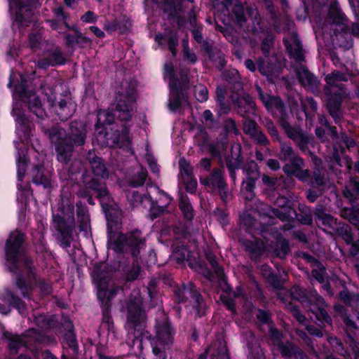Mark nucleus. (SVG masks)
Segmentation results:
<instances>
[{"label":"nucleus","mask_w":359,"mask_h":359,"mask_svg":"<svg viewBox=\"0 0 359 359\" xmlns=\"http://www.w3.org/2000/svg\"><path fill=\"white\" fill-rule=\"evenodd\" d=\"M290 295L292 299H296L302 304H308L310 305V303H311L305 291L297 285L293 286L291 288Z\"/></svg>","instance_id":"obj_58"},{"label":"nucleus","mask_w":359,"mask_h":359,"mask_svg":"<svg viewBox=\"0 0 359 359\" xmlns=\"http://www.w3.org/2000/svg\"><path fill=\"white\" fill-rule=\"evenodd\" d=\"M160 192L165 197L166 202L165 204L160 205L158 201L153 200L151 197V201L147 203V205H149V217L151 220H154L168 212V206L170 203L171 198L163 191H161Z\"/></svg>","instance_id":"obj_33"},{"label":"nucleus","mask_w":359,"mask_h":359,"mask_svg":"<svg viewBox=\"0 0 359 359\" xmlns=\"http://www.w3.org/2000/svg\"><path fill=\"white\" fill-rule=\"evenodd\" d=\"M76 226H77L80 232H84L85 233H87L91 229L88 208L81 201L76 202Z\"/></svg>","instance_id":"obj_27"},{"label":"nucleus","mask_w":359,"mask_h":359,"mask_svg":"<svg viewBox=\"0 0 359 359\" xmlns=\"http://www.w3.org/2000/svg\"><path fill=\"white\" fill-rule=\"evenodd\" d=\"M350 78L349 74L338 70H334L325 77L327 86L323 89L327 96L325 107L336 124L344 119L343 102L350 99V93L341 82L348 81Z\"/></svg>","instance_id":"obj_6"},{"label":"nucleus","mask_w":359,"mask_h":359,"mask_svg":"<svg viewBox=\"0 0 359 359\" xmlns=\"http://www.w3.org/2000/svg\"><path fill=\"white\" fill-rule=\"evenodd\" d=\"M189 250L184 244H177L173 246V255L177 262H182L184 260L189 261Z\"/></svg>","instance_id":"obj_57"},{"label":"nucleus","mask_w":359,"mask_h":359,"mask_svg":"<svg viewBox=\"0 0 359 359\" xmlns=\"http://www.w3.org/2000/svg\"><path fill=\"white\" fill-rule=\"evenodd\" d=\"M34 322L42 329L53 328L56 326L57 320L54 316L48 318L46 316L41 314L34 317Z\"/></svg>","instance_id":"obj_56"},{"label":"nucleus","mask_w":359,"mask_h":359,"mask_svg":"<svg viewBox=\"0 0 359 359\" xmlns=\"http://www.w3.org/2000/svg\"><path fill=\"white\" fill-rule=\"evenodd\" d=\"M290 116L283 118L279 125L283 128L287 136L293 140L300 151L305 152L308 150V146L313 144L314 138L307 133L303 131L299 127H292L290 123Z\"/></svg>","instance_id":"obj_15"},{"label":"nucleus","mask_w":359,"mask_h":359,"mask_svg":"<svg viewBox=\"0 0 359 359\" xmlns=\"http://www.w3.org/2000/svg\"><path fill=\"white\" fill-rule=\"evenodd\" d=\"M246 180L257 181L260 177L259 166L255 161H248L242 168Z\"/></svg>","instance_id":"obj_49"},{"label":"nucleus","mask_w":359,"mask_h":359,"mask_svg":"<svg viewBox=\"0 0 359 359\" xmlns=\"http://www.w3.org/2000/svg\"><path fill=\"white\" fill-rule=\"evenodd\" d=\"M142 191V192H140L135 189L126 190L127 200L133 208L137 207L146 208L147 203L151 201V196L148 191L147 189Z\"/></svg>","instance_id":"obj_29"},{"label":"nucleus","mask_w":359,"mask_h":359,"mask_svg":"<svg viewBox=\"0 0 359 359\" xmlns=\"http://www.w3.org/2000/svg\"><path fill=\"white\" fill-rule=\"evenodd\" d=\"M72 103L68 95L65 94L63 97L60 98L58 101L51 105L50 107L58 116L61 121H66L74 114V110L71 109Z\"/></svg>","instance_id":"obj_28"},{"label":"nucleus","mask_w":359,"mask_h":359,"mask_svg":"<svg viewBox=\"0 0 359 359\" xmlns=\"http://www.w3.org/2000/svg\"><path fill=\"white\" fill-rule=\"evenodd\" d=\"M205 257H206L207 260L209 262L210 264L211 265L212 269L214 271V273L217 276V278L219 280V284L221 285L222 283H224L226 287H224L223 290L225 292H228L229 290H231V288L226 283V280L224 276L223 269L218 264V262L217 261V258H216L215 255L213 253L209 252L208 253H205Z\"/></svg>","instance_id":"obj_40"},{"label":"nucleus","mask_w":359,"mask_h":359,"mask_svg":"<svg viewBox=\"0 0 359 359\" xmlns=\"http://www.w3.org/2000/svg\"><path fill=\"white\" fill-rule=\"evenodd\" d=\"M173 300L177 305L174 309L179 313L181 311L180 304L189 302L195 310L196 316L202 317L206 313V304L200 290L191 281L176 284L172 287Z\"/></svg>","instance_id":"obj_10"},{"label":"nucleus","mask_w":359,"mask_h":359,"mask_svg":"<svg viewBox=\"0 0 359 359\" xmlns=\"http://www.w3.org/2000/svg\"><path fill=\"white\" fill-rule=\"evenodd\" d=\"M1 300L4 304H0L1 314L8 315L11 313L12 309H15L22 316H26L27 313V304L13 289L10 287L5 288L1 295Z\"/></svg>","instance_id":"obj_18"},{"label":"nucleus","mask_w":359,"mask_h":359,"mask_svg":"<svg viewBox=\"0 0 359 359\" xmlns=\"http://www.w3.org/2000/svg\"><path fill=\"white\" fill-rule=\"evenodd\" d=\"M27 81L22 79L21 83L15 87V91L19 93L21 100L27 102L29 110L39 118H43L46 114L40 99L35 95L34 91L29 89Z\"/></svg>","instance_id":"obj_17"},{"label":"nucleus","mask_w":359,"mask_h":359,"mask_svg":"<svg viewBox=\"0 0 359 359\" xmlns=\"http://www.w3.org/2000/svg\"><path fill=\"white\" fill-rule=\"evenodd\" d=\"M9 11L13 20V25L25 29L34 21L33 9L39 6L38 0H8Z\"/></svg>","instance_id":"obj_11"},{"label":"nucleus","mask_w":359,"mask_h":359,"mask_svg":"<svg viewBox=\"0 0 359 359\" xmlns=\"http://www.w3.org/2000/svg\"><path fill=\"white\" fill-rule=\"evenodd\" d=\"M259 99L268 110H271L275 108L278 111V123L283 121V118H286L289 115L287 113L283 101L279 97L271 96L268 93H264L259 97Z\"/></svg>","instance_id":"obj_24"},{"label":"nucleus","mask_w":359,"mask_h":359,"mask_svg":"<svg viewBox=\"0 0 359 359\" xmlns=\"http://www.w3.org/2000/svg\"><path fill=\"white\" fill-rule=\"evenodd\" d=\"M179 208L181 210L184 217L187 220H191L194 217V210L191 205L189 198L181 194Z\"/></svg>","instance_id":"obj_53"},{"label":"nucleus","mask_w":359,"mask_h":359,"mask_svg":"<svg viewBox=\"0 0 359 359\" xmlns=\"http://www.w3.org/2000/svg\"><path fill=\"white\" fill-rule=\"evenodd\" d=\"M274 34L271 32H267L261 42L260 48L263 55L262 57L271 56V50L274 46Z\"/></svg>","instance_id":"obj_48"},{"label":"nucleus","mask_w":359,"mask_h":359,"mask_svg":"<svg viewBox=\"0 0 359 359\" xmlns=\"http://www.w3.org/2000/svg\"><path fill=\"white\" fill-rule=\"evenodd\" d=\"M112 271L109 266L104 263L97 264L94 266L91 276L93 283L96 285L97 295L100 291L111 292L116 290V295L120 290L123 289L120 286H112L108 288L109 281L112 278Z\"/></svg>","instance_id":"obj_16"},{"label":"nucleus","mask_w":359,"mask_h":359,"mask_svg":"<svg viewBox=\"0 0 359 359\" xmlns=\"http://www.w3.org/2000/svg\"><path fill=\"white\" fill-rule=\"evenodd\" d=\"M12 114L16 116L15 121L18 124L24 128V131L27 132L29 128V121L24 115L22 110V104L20 102H15L13 104Z\"/></svg>","instance_id":"obj_50"},{"label":"nucleus","mask_w":359,"mask_h":359,"mask_svg":"<svg viewBox=\"0 0 359 359\" xmlns=\"http://www.w3.org/2000/svg\"><path fill=\"white\" fill-rule=\"evenodd\" d=\"M295 346L296 345L291 342H287V344L280 342L277 344L278 351L285 359H290L292 358Z\"/></svg>","instance_id":"obj_64"},{"label":"nucleus","mask_w":359,"mask_h":359,"mask_svg":"<svg viewBox=\"0 0 359 359\" xmlns=\"http://www.w3.org/2000/svg\"><path fill=\"white\" fill-rule=\"evenodd\" d=\"M312 6L317 13L321 14L324 8H328V14L325 20V24L330 25L333 30L331 34V42L334 49L339 48L342 51L349 50L353 47L352 36L347 25L348 19L339 9L334 0H311Z\"/></svg>","instance_id":"obj_4"},{"label":"nucleus","mask_w":359,"mask_h":359,"mask_svg":"<svg viewBox=\"0 0 359 359\" xmlns=\"http://www.w3.org/2000/svg\"><path fill=\"white\" fill-rule=\"evenodd\" d=\"M41 130L49 141L54 150L59 151L62 155L58 156L60 160L69 159L75 149L83 147L88 137L86 123L81 120H73L68 123L67 130L60 123L43 124Z\"/></svg>","instance_id":"obj_3"},{"label":"nucleus","mask_w":359,"mask_h":359,"mask_svg":"<svg viewBox=\"0 0 359 359\" xmlns=\"http://www.w3.org/2000/svg\"><path fill=\"white\" fill-rule=\"evenodd\" d=\"M280 149L279 158L283 161H287L292 159L294 157L299 156L295 154L293 148L285 143H281Z\"/></svg>","instance_id":"obj_62"},{"label":"nucleus","mask_w":359,"mask_h":359,"mask_svg":"<svg viewBox=\"0 0 359 359\" xmlns=\"http://www.w3.org/2000/svg\"><path fill=\"white\" fill-rule=\"evenodd\" d=\"M244 246L250 259L254 261L259 259L265 250L264 243L260 239H255L254 241L246 240L244 242Z\"/></svg>","instance_id":"obj_35"},{"label":"nucleus","mask_w":359,"mask_h":359,"mask_svg":"<svg viewBox=\"0 0 359 359\" xmlns=\"http://www.w3.org/2000/svg\"><path fill=\"white\" fill-rule=\"evenodd\" d=\"M290 252L288 241L285 238H280L273 248V255L280 259H284Z\"/></svg>","instance_id":"obj_52"},{"label":"nucleus","mask_w":359,"mask_h":359,"mask_svg":"<svg viewBox=\"0 0 359 359\" xmlns=\"http://www.w3.org/2000/svg\"><path fill=\"white\" fill-rule=\"evenodd\" d=\"M334 352L345 359H351V352L344 347L341 340L337 337H330L327 339Z\"/></svg>","instance_id":"obj_43"},{"label":"nucleus","mask_w":359,"mask_h":359,"mask_svg":"<svg viewBox=\"0 0 359 359\" xmlns=\"http://www.w3.org/2000/svg\"><path fill=\"white\" fill-rule=\"evenodd\" d=\"M26 341H25L22 335H15L12 337L8 341V347L11 354L18 353L21 347L25 346Z\"/></svg>","instance_id":"obj_59"},{"label":"nucleus","mask_w":359,"mask_h":359,"mask_svg":"<svg viewBox=\"0 0 359 359\" xmlns=\"http://www.w3.org/2000/svg\"><path fill=\"white\" fill-rule=\"evenodd\" d=\"M53 222L57 242L63 248L70 247L76 229L74 201L68 197H62L57 212L53 214Z\"/></svg>","instance_id":"obj_8"},{"label":"nucleus","mask_w":359,"mask_h":359,"mask_svg":"<svg viewBox=\"0 0 359 359\" xmlns=\"http://www.w3.org/2000/svg\"><path fill=\"white\" fill-rule=\"evenodd\" d=\"M148 172L146 169L140 168L137 172L126 178L129 189L142 187L146 182Z\"/></svg>","instance_id":"obj_39"},{"label":"nucleus","mask_w":359,"mask_h":359,"mask_svg":"<svg viewBox=\"0 0 359 359\" xmlns=\"http://www.w3.org/2000/svg\"><path fill=\"white\" fill-rule=\"evenodd\" d=\"M208 55L210 60L215 64V67L219 70L221 71L225 67L226 62L224 59V55L217 47L210 51Z\"/></svg>","instance_id":"obj_55"},{"label":"nucleus","mask_w":359,"mask_h":359,"mask_svg":"<svg viewBox=\"0 0 359 359\" xmlns=\"http://www.w3.org/2000/svg\"><path fill=\"white\" fill-rule=\"evenodd\" d=\"M256 63L259 72L272 84L279 78L284 67L281 57L274 52L269 57H259Z\"/></svg>","instance_id":"obj_12"},{"label":"nucleus","mask_w":359,"mask_h":359,"mask_svg":"<svg viewBox=\"0 0 359 359\" xmlns=\"http://www.w3.org/2000/svg\"><path fill=\"white\" fill-rule=\"evenodd\" d=\"M340 215L352 225L359 226V204L353 205V207L342 208Z\"/></svg>","instance_id":"obj_41"},{"label":"nucleus","mask_w":359,"mask_h":359,"mask_svg":"<svg viewBox=\"0 0 359 359\" xmlns=\"http://www.w3.org/2000/svg\"><path fill=\"white\" fill-rule=\"evenodd\" d=\"M238 151L233 155V149H231V154L225 156V163L228 169L229 176L233 182L236 180V170L243 168V156L241 154V147H238Z\"/></svg>","instance_id":"obj_30"},{"label":"nucleus","mask_w":359,"mask_h":359,"mask_svg":"<svg viewBox=\"0 0 359 359\" xmlns=\"http://www.w3.org/2000/svg\"><path fill=\"white\" fill-rule=\"evenodd\" d=\"M343 195L353 205H355L359 201V177H351L346 186L342 191Z\"/></svg>","instance_id":"obj_34"},{"label":"nucleus","mask_w":359,"mask_h":359,"mask_svg":"<svg viewBox=\"0 0 359 359\" xmlns=\"http://www.w3.org/2000/svg\"><path fill=\"white\" fill-rule=\"evenodd\" d=\"M299 82L313 95H318L320 92V81L306 66L301 65L296 71Z\"/></svg>","instance_id":"obj_21"},{"label":"nucleus","mask_w":359,"mask_h":359,"mask_svg":"<svg viewBox=\"0 0 359 359\" xmlns=\"http://www.w3.org/2000/svg\"><path fill=\"white\" fill-rule=\"evenodd\" d=\"M237 114L243 118L250 117L255 114L256 104L249 93L243 94V98L234 107Z\"/></svg>","instance_id":"obj_32"},{"label":"nucleus","mask_w":359,"mask_h":359,"mask_svg":"<svg viewBox=\"0 0 359 359\" xmlns=\"http://www.w3.org/2000/svg\"><path fill=\"white\" fill-rule=\"evenodd\" d=\"M83 157L89 168H86L82 172L81 182L84 187L94 190L97 198H104L108 194L109 189L104 181L110 177V165L94 149L86 151Z\"/></svg>","instance_id":"obj_5"},{"label":"nucleus","mask_w":359,"mask_h":359,"mask_svg":"<svg viewBox=\"0 0 359 359\" xmlns=\"http://www.w3.org/2000/svg\"><path fill=\"white\" fill-rule=\"evenodd\" d=\"M291 42L287 39H283L284 44L290 56L297 62H303L305 60L304 51L302 43L297 33L292 32L290 38Z\"/></svg>","instance_id":"obj_26"},{"label":"nucleus","mask_w":359,"mask_h":359,"mask_svg":"<svg viewBox=\"0 0 359 359\" xmlns=\"http://www.w3.org/2000/svg\"><path fill=\"white\" fill-rule=\"evenodd\" d=\"M116 290L111 292L100 291L97 294V299L100 302L102 318V323L107 326L109 332H114V323L111 315L112 306L111 301L116 297Z\"/></svg>","instance_id":"obj_19"},{"label":"nucleus","mask_w":359,"mask_h":359,"mask_svg":"<svg viewBox=\"0 0 359 359\" xmlns=\"http://www.w3.org/2000/svg\"><path fill=\"white\" fill-rule=\"evenodd\" d=\"M66 59L62 50L59 46H52L45 53L43 58L38 61V67L47 69L49 66L55 67L65 64Z\"/></svg>","instance_id":"obj_23"},{"label":"nucleus","mask_w":359,"mask_h":359,"mask_svg":"<svg viewBox=\"0 0 359 359\" xmlns=\"http://www.w3.org/2000/svg\"><path fill=\"white\" fill-rule=\"evenodd\" d=\"M145 238L139 230L122 233L121 231L107 236V248L118 255L137 258L145 247Z\"/></svg>","instance_id":"obj_9"},{"label":"nucleus","mask_w":359,"mask_h":359,"mask_svg":"<svg viewBox=\"0 0 359 359\" xmlns=\"http://www.w3.org/2000/svg\"><path fill=\"white\" fill-rule=\"evenodd\" d=\"M298 210L299 212H297L296 210L293 209L297 219L302 224L312 225L313 217L311 208L306 205L300 204Z\"/></svg>","instance_id":"obj_42"},{"label":"nucleus","mask_w":359,"mask_h":359,"mask_svg":"<svg viewBox=\"0 0 359 359\" xmlns=\"http://www.w3.org/2000/svg\"><path fill=\"white\" fill-rule=\"evenodd\" d=\"M156 337L160 344L168 345L172 343V336L170 326L166 318L157 320L156 324Z\"/></svg>","instance_id":"obj_31"},{"label":"nucleus","mask_w":359,"mask_h":359,"mask_svg":"<svg viewBox=\"0 0 359 359\" xmlns=\"http://www.w3.org/2000/svg\"><path fill=\"white\" fill-rule=\"evenodd\" d=\"M308 183L311 188L320 189L323 191H327L330 188L328 181L318 168H316L312 174L310 173Z\"/></svg>","instance_id":"obj_37"},{"label":"nucleus","mask_w":359,"mask_h":359,"mask_svg":"<svg viewBox=\"0 0 359 359\" xmlns=\"http://www.w3.org/2000/svg\"><path fill=\"white\" fill-rule=\"evenodd\" d=\"M121 311L126 312V324L133 330L134 337L136 339L142 342L144 339H151V334L145 330L147 316L139 289L132 290L128 297L124 299Z\"/></svg>","instance_id":"obj_7"},{"label":"nucleus","mask_w":359,"mask_h":359,"mask_svg":"<svg viewBox=\"0 0 359 359\" xmlns=\"http://www.w3.org/2000/svg\"><path fill=\"white\" fill-rule=\"evenodd\" d=\"M339 297L346 306L352 307L359 306V294L351 292L346 287L339 293Z\"/></svg>","instance_id":"obj_51"},{"label":"nucleus","mask_w":359,"mask_h":359,"mask_svg":"<svg viewBox=\"0 0 359 359\" xmlns=\"http://www.w3.org/2000/svg\"><path fill=\"white\" fill-rule=\"evenodd\" d=\"M137 97L136 81L126 80L122 82L121 90L116 93L111 108L98 112L95 128L96 138L101 147H121L130 143V126L126 123L119 126L115 118L126 123L131 121Z\"/></svg>","instance_id":"obj_1"},{"label":"nucleus","mask_w":359,"mask_h":359,"mask_svg":"<svg viewBox=\"0 0 359 359\" xmlns=\"http://www.w3.org/2000/svg\"><path fill=\"white\" fill-rule=\"evenodd\" d=\"M321 323H326L329 325L332 324V318L327 312L323 309L318 306L316 304L310 303L309 310Z\"/></svg>","instance_id":"obj_46"},{"label":"nucleus","mask_w":359,"mask_h":359,"mask_svg":"<svg viewBox=\"0 0 359 359\" xmlns=\"http://www.w3.org/2000/svg\"><path fill=\"white\" fill-rule=\"evenodd\" d=\"M255 182L256 181L245 179L242 182L241 192L247 201H252L255 196Z\"/></svg>","instance_id":"obj_54"},{"label":"nucleus","mask_w":359,"mask_h":359,"mask_svg":"<svg viewBox=\"0 0 359 359\" xmlns=\"http://www.w3.org/2000/svg\"><path fill=\"white\" fill-rule=\"evenodd\" d=\"M45 95L50 107L54 105L57 101L67 94L66 90H63V85L61 83L55 82L52 86H48L44 88Z\"/></svg>","instance_id":"obj_36"},{"label":"nucleus","mask_w":359,"mask_h":359,"mask_svg":"<svg viewBox=\"0 0 359 359\" xmlns=\"http://www.w3.org/2000/svg\"><path fill=\"white\" fill-rule=\"evenodd\" d=\"M334 231L340 236L346 244L352 243L353 235L352 233V229L348 224L342 222H339V224L334 229Z\"/></svg>","instance_id":"obj_45"},{"label":"nucleus","mask_w":359,"mask_h":359,"mask_svg":"<svg viewBox=\"0 0 359 359\" xmlns=\"http://www.w3.org/2000/svg\"><path fill=\"white\" fill-rule=\"evenodd\" d=\"M25 235L11 232L5 244V265L14 276L13 285L24 298H30L34 283L43 294H49L52 287L43 279H36V269L33 258L22 250Z\"/></svg>","instance_id":"obj_2"},{"label":"nucleus","mask_w":359,"mask_h":359,"mask_svg":"<svg viewBox=\"0 0 359 359\" xmlns=\"http://www.w3.org/2000/svg\"><path fill=\"white\" fill-rule=\"evenodd\" d=\"M223 79L233 85L234 90L242 89V83L238 72L236 69L225 70L222 73Z\"/></svg>","instance_id":"obj_47"},{"label":"nucleus","mask_w":359,"mask_h":359,"mask_svg":"<svg viewBox=\"0 0 359 359\" xmlns=\"http://www.w3.org/2000/svg\"><path fill=\"white\" fill-rule=\"evenodd\" d=\"M169 87V99L168 107L172 112L180 109L183 104L188 102L187 89L172 83Z\"/></svg>","instance_id":"obj_22"},{"label":"nucleus","mask_w":359,"mask_h":359,"mask_svg":"<svg viewBox=\"0 0 359 359\" xmlns=\"http://www.w3.org/2000/svg\"><path fill=\"white\" fill-rule=\"evenodd\" d=\"M232 12L235 15L238 23L243 26V23L246 22V18L244 13V8L242 3L239 1L235 0V3L231 5Z\"/></svg>","instance_id":"obj_60"},{"label":"nucleus","mask_w":359,"mask_h":359,"mask_svg":"<svg viewBox=\"0 0 359 359\" xmlns=\"http://www.w3.org/2000/svg\"><path fill=\"white\" fill-rule=\"evenodd\" d=\"M107 220V236L121 231L123 213L121 208L110 200L109 191L104 198H98Z\"/></svg>","instance_id":"obj_13"},{"label":"nucleus","mask_w":359,"mask_h":359,"mask_svg":"<svg viewBox=\"0 0 359 359\" xmlns=\"http://www.w3.org/2000/svg\"><path fill=\"white\" fill-rule=\"evenodd\" d=\"M200 182L205 187L210 188L212 192L217 191L224 203H227L232 197L223 172L219 168H214L208 176L201 177Z\"/></svg>","instance_id":"obj_14"},{"label":"nucleus","mask_w":359,"mask_h":359,"mask_svg":"<svg viewBox=\"0 0 359 359\" xmlns=\"http://www.w3.org/2000/svg\"><path fill=\"white\" fill-rule=\"evenodd\" d=\"M182 0L163 1V4L166 6L163 11L165 13L169 11L168 19H177L179 18L182 9Z\"/></svg>","instance_id":"obj_44"},{"label":"nucleus","mask_w":359,"mask_h":359,"mask_svg":"<svg viewBox=\"0 0 359 359\" xmlns=\"http://www.w3.org/2000/svg\"><path fill=\"white\" fill-rule=\"evenodd\" d=\"M32 177L33 183L42 185L45 189L51 187L50 181L45 173V168L43 165L38 164L33 166Z\"/></svg>","instance_id":"obj_38"},{"label":"nucleus","mask_w":359,"mask_h":359,"mask_svg":"<svg viewBox=\"0 0 359 359\" xmlns=\"http://www.w3.org/2000/svg\"><path fill=\"white\" fill-rule=\"evenodd\" d=\"M262 180L263 184L272 191H277L282 185V181L280 179H278L276 177H271L267 175H263L262 176Z\"/></svg>","instance_id":"obj_61"},{"label":"nucleus","mask_w":359,"mask_h":359,"mask_svg":"<svg viewBox=\"0 0 359 359\" xmlns=\"http://www.w3.org/2000/svg\"><path fill=\"white\" fill-rule=\"evenodd\" d=\"M304 165V160L299 156L292 158L290 163L285 164L283 170L287 177H295L299 181L306 183L310 177V170L303 169Z\"/></svg>","instance_id":"obj_20"},{"label":"nucleus","mask_w":359,"mask_h":359,"mask_svg":"<svg viewBox=\"0 0 359 359\" xmlns=\"http://www.w3.org/2000/svg\"><path fill=\"white\" fill-rule=\"evenodd\" d=\"M18 159L17 161L18 166V178L19 181H22V179L26 172L27 165V159L24 154L23 151L22 152H18Z\"/></svg>","instance_id":"obj_63"},{"label":"nucleus","mask_w":359,"mask_h":359,"mask_svg":"<svg viewBox=\"0 0 359 359\" xmlns=\"http://www.w3.org/2000/svg\"><path fill=\"white\" fill-rule=\"evenodd\" d=\"M56 156L57 161L60 163L63 169L65 170L66 179L72 180L74 177L76 176L79 173H80L82 170V161L79 158H73L74 154H72L69 159L67 160H60V158H58V156H61L60 154L58 153L59 151L54 150Z\"/></svg>","instance_id":"obj_25"}]
</instances>
